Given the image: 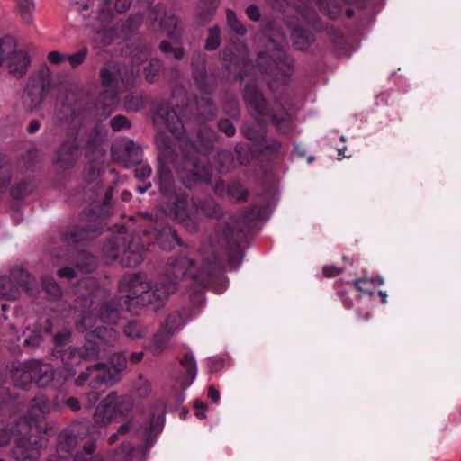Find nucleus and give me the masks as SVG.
Listing matches in <instances>:
<instances>
[{
	"label": "nucleus",
	"instance_id": "8fccbe9b",
	"mask_svg": "<svg viewBox=\"0 0 461 461\" xmlns=\"http://www.w3.org/2000/svg\"><path fill=\"white\" fill-rule=\"evenodd\" d=\"M113 37V35L112 31L98 30L94 36V40L102 45H106L112 41Z\"/></svg>",
	"mask_w": 461,
	"mask_h": 461
},
{
	"label": "nucleus",
	"instance_id": "f257e3e1",
	"mask_svg": "<svg viewBox=\"0 0 461 461\" xmlns=\"http://www.w3.org/2000/svg\"><path fill=\"white\" fill-rule=\"evenodd\" d=\"M221 267L215 256L204 258L200 269L196 270L194 262L186 258L179 257L170 259L166 267L167 281L149 282L140 274L124 276L119 283V298H113L102 303L99 318L86 314L77 321L76 326L79 330L94 328L97 321L107 324H116L120 319V309L132 313L149 304H162L173 294L178 282L185 276H190L200 285L206 286L221 273Z\"/></svg>",
	"mask_w": 461,
	"mask_h": 461
},
{
	"label": "nucleus",
	"instance_id": "13d9d810",
	"mask_svg": "<svg viewBox=\"0 0 461 461\" xmlns=\"http://www.w3.org/2000/svg\"><path fill=\"white\" fill-rule=\"evenodd\" d=\"M246 14H247L248 17L254 22H257L260 19V11H259L258 5H256L254 4L249 5L247 7Z\"/></svg>",
	"mask_w": 461,
	"mask_h": 461
},
{
	"label": "nucleus",
	"instance_id": "c9c22d12",
	"mask_svg": "<svg viewBox=\"0 0 461 461\" xmlns=\"http://www.w3.org/2000/svg\"><path fill=\"white\" fill-rule=\"evenodd\" d=\"M93 333L106 344H113L117 339V333L113 328L96 326Z\"/></svg>",
	"mask_w": 461,
	"mask_h": 461
},
{
	"label": "nucleus",
	"instance_id": "bf43d9fd",
	"mask_svg": "<svg viewBox=\"0 0 461 461\" xmlns=\"http://www.w3.org/2000/svg\"><path fill=\"white\" fill-rule=\"evenodd\" d=\"M69 338H70V331L64 330V331L55 335L54 343L57 346H63L68 342Z\"/></svg>",
	"mask_w": 461,
	"mask_h": 461
},
{
	"label": "nucleus",
	"instance_id": "3c124183",
	"mask_svg": "<svg viewBox=\"0 0 461 461\" xmlns=\"http://www.w3.org/2000/svg\"><path fill=\"white\" fill-rule=\"evenodd\" d=\"M142 106V101L139 96L128 95L125 99V108L129 111H138Z\"/></svg>",
	"mask_w": 461,
	"mask_h": 461
},
{
	"label": "nucleus",
	"instance_id": "4be33fe9",
	"mask_svg": "<svg viewBox=\"0 0 461 461\" xmlns=\"http://www.w3.org/2000/svg\"><path fill=\"white\" fill-rule=\"evenodd\" d=\"M185 321L184 316L175 312L170 313L165 321L160 325L159 330L169 335L171 338L185 326Z\"/></svg>",
	"mask_w": 461,
	"mask_h": 461
},
{
	"label": "nucleus",
	"instance_id": "6ab92c4d",
	"mask_svg": "<svg viewBox=\"0 0 461 461\" xmlns=\"http://www.w3.org/2000/svg\"><path fill=\"white\" fill-rule=\"evenodd\" d=\"M8 68L9 72L15 77H22L27 72L28 67L31 63V59L26 52L20 51L14 52L9 56Z\"/></svg>",
	"mask_w": 461,
	"mask_h": 461
},
{
	"label": "nucleus",
	"instance_id": "dca6fc26",
	"mask_svg": "<svg viewBox=\"0 0 461 461\" xmlns=\"http://www.w3.org/2000/svg\"><path fill=\"white\" fill-rule=\"evenodd\" d=\"M131 4V0H103L98 18L102 22H109L113 18L115 12L123 13L127 11Z\"/></svg>",
	"mask_w": 461,
	"mask_h": 461
},
{
	"label": "nucleus",
	"instance_id": "49530a36",
	"mask_svg": "<svg viewBox=\"0 0 461 461\" xmlns=\"http://www.w3.org/2000/svg\"><path fill=\"white\" fill-rule=\"evenodd\" d=\"M131 123L129 120L122 115H117L113 117L111 121V127L113 131H118L122 129L130 128Z\"/></svg>",
	"mask_w": 461,
	"mask_h": 461
},
{
	"label": "nucleus",
	"instance_id": "79ce46f5",
	"mask_svg": "<svg viewBox=\"0 0 461 461\" xmlns=\"http://www.w3.org/2000/svg\"><path fill=\"white\" fill-rule=\"evenodd\" d=\"M227 21L229 26L237 33L244 34L245 29L243 25L238 21L236 14L233 11L229 10L227 12Z\"/></svg>",
	"mask_w": 461,
	"mask_h": 461
},
{
	"label": "nucleus",
	"instance_id": "37998d69",
	"mask_svg": "<svg viewBox=\"0 0 461 461\" xmlns=\"http://www.w3.org/2000/svg\"><path fill=\"white\" fill-rule=\"evenodd\" d=\"M159 49L164 53L172 52L173 56L176 59H181L184 57V50L180 47L173 48L169 42L163 41L159 45Z\"/></svg>",
	"mask_w": 461,
	"mask_h": 461
},
{
	"label": "nucleus",
	"instance_id": "ddd939ff",
	"mask_svg": "<svg viewBox=\"0 0 461 461\" xmlns=\"http://www.w3.org/2000/svg\"><path fill=\"white\" fill-rule=\"evenodd\" d=\"M269 38L268 48L274 52L269 56L273 59V64L277 68H280L281 62L285 59V53L283 50L284 43L285 42V36L283 32H280L279 29L270 28L267 32Z\"/></svg>",
	"mask_w": 461,
	"mask_h": 461
},
{
	"label": "nucleus",
	"instance_id": "4c0bfd02",
	"mask_svg": "<svg viewBox=\"0 0 461 461\" xmlns=\"http://www.w3.org/2000/svg\"><path fill=\"white\" fill-rule=\"evenodd\" d=\"M84 263H77L76 268L78 272H91L95 267V259L92 255L82 254Z\"/></svg>",
	"mask_w": 461,
	"mask_h": 461
},
{
	"label": "nucleus",
	"instance_id": "b1692460",
	"mask_svg": "<svg viewBox=\"0 0 461 461\" xmlns=\"http://www.w3.org/2000/svg\"><path fill=\"white\" fill-rule=\"evenodd\" d=\"M14 2L22 21L28 25H32L34 23L33 13L36 9L34 0H14Z\"/></svg>",
	"mask_w": 461,
	"mask_h": 461
},
{
	"label": "nucleus",
	"instance_id": "774afa93",
	"mask_svg": "<svg viewBox=\"0 0 461 461\" xmlns=\"http://www.w3.org/2000/svg\"><path fill=\"white\" fill-rule=\"evenodd\" d=\"M339 295L343 301V304L347 309H350L353 306L352 300L347 296V294L345 292H339Z\"/></svg>",
	"mask_w": 461,
	"mask_h": 461
},
{
	"label": "nucleus",
	"instance_id": "a878e982",
	"mask_svg": "<svg viewBox=\"0 0 461 461\" xmlns=\"http://www.w3.org/2000/svg\"><path fill=\"white\" fill-rule=\"evenodd\" d=\"M192 205L196 213L201 212L208 217H218L221 214V209L209 197L199 202H193Z\"/></svg>",
	"mask_w": 461,
	"mask_h": 461
},
{
	"label": "nucleus",
	"instance_id": "58836bf2",
	"mask_svg": "<svg viewBox=\"0 0 461 461\" xmlns=\"http://www.w3.org/2000/svg\"><path fill=\"white\" fill-rule=\"evenodd\" d=\"M43 289L51 296L58 297L61 294V289L52 277H45L42 280Z\"/></svg>",
	"mask_w": 461,
	"mask_h": 461
},
{
	"label": "nucleus",
	"instance_id": "bb28decb",
	"mask_svg": "<svg viewBox=\"0 0 461 461\" xmlns=\"http://www.w3.org/2000/svg\"><path fill=\"white\" fill-rule=\"evenodd\" d=\"M143 248L139 249L133 244L129 246V248L123 251L121 262L124 267H134L140 264L143 260Z\"/></svg>",
	"mask_w": 461,
	"mask_h": 461
},
{
	"label": "nucleus",
	"instance_id": "09e8293b",
	"mask_svg": "<svg viewBox=\"0 0 461 461\" xmlns=\"http://www.w3.org/2000/svg\"><path fill=\"white\" fill-rule=\"evenodd\" d=\"M160 69V62L158 60H151L149 65L145 68V76L148 81L153 82L157 73Z\"/></svg>",
	"mask_w": 461,
	"mask_h": 461
},
{
	"label": "nucleus",
	"instance_id": "a211bd4d",
	"mask_svg": "<svg viewBox=\"0 0 461 461\" xmlns=\"http://www.w3.org/2000/svg\"><path fill=\"white\" fill-rule=\"evenodd\" d=\"M181 366L185 374L177 378L179 387L185 389L192 384L197 375V366L194 357L192 354L184 355L180 361Z\"/></svg>",
	"mask_w": 461,
	"mask_h": 461
},
{
	"label": "nucleus",
	"instance_id": "7ed1b4c3",
	"mask_svg": "<svg viewBox=\"0 0 461 461\" xmlns=\"http://www.w3.org/2000/svg\"><path fill=\"white\" fill-rule=\"evenodd\" d=\"M84 349L85 352L83 353L73 348H68L62 356L64 366L58 368L56 371L50 364L33 360L34 383L39 387L44 388L51 385L54 382L61 384L72 378L76 374L73 366L79 364L82 359H91L98 355V349L94 344L89 343Z\"/></svg>",
	"mask_w": 461,
	"mask_h": 461
},
{
	"label": "nucleus",
	"instance_id": "e433bc0d",
	"mask_svg": "<svg viewBox=\"0 0 461 461\" xmlns=\"http://www.w3.org/2000/svg\"><path fill=\"white\" fill-rule=\"evenodd\" d=\"M220 30L217 26L209 29V36L206 39L204 48L207 50H213L220 45Z\"/></svg>",
	"mask_w": 461,
	"mask_h": 461
},
{
	"label": "nucleus",
	"instance_id": "052dcab7",
	"mask_svg": "<svg viewBox=\"0 0 461 461\" xmlns=\"http://www.w3.org/2000/svg\"><path fill=\"white\" fill-rule=\"evenodd\" d=\"M157 143L160 149V154L167 160L169 159V149L170 147L164 142L163 136L157 137Z\"/></svg>",
	"mask_w": 461,
	"mask_h": 461
},
{
	"label": "nucleus",
	"instance_id": "2f4dec72",
	"mask_svg": "<svg viewBox=\"0 0 461 461\" xmlns=\"http://www.w3.org/2000/svg\"><path fill=\"white\" fill-rule=\"evenodd\" d=\"M158 243L162 249H170L174 243L180 244L175 230L171 228H164L157 237Z\"/></svg>",
	"mask_w": 461,
	"mask_h": 461
},
{
	"label": "nucleus",
	"instance_id": "0eeeda50",
	"mask_svg": "<svg viewBox=\"0 0 461 461\" xmlns=\"http://www.w3.org/2000/svg\"><path fill=\"white\" fill-rule=\"evenodd\" d=\"M292 18L294 21H288L287 26L291 31L293 44L298 50H305L313 41L312 35L307 31L305 24L314 25L317 14L309 6L308 3L303 1L294 7Z\"/></svg>",
	"mask_w": 461,
	"mask_h": 461
},
{
	"label": "nucleus",
	"instance_id": "864d4df0",
	"mask_svg": "<svg viewBox=\"0 0 461 461\" xmlns=\"http://www.w3.org/2000/svg\"><path fill=\"white\" fill-rule=\"evenodd\" d=\"M158 178H159L161 189L164 191H167L170 188L171 184H172V178H171L170 175L167 172H166L164 170V168H161V169H159V172H158Z\"/></svg>",
	"mask_w": 461,
	"mask_h": 461
},
{
	"label": "nucleus",
	"instance_id": "338daca9",
	"mask_svg": "<svg viewBox=\"0 0 461 461\" xmlns=\"http://www.w3.org/2000/svg\"><path fill=\"white\" fill-rule=\"evenodd\" d=\"M208 397L212 400V402H217L220 399V393L213 386H210L208 388Z\"/></svg>",
	"mask_w": 461,
	"mask_h": 461
},
{
	"label": "nucleus",
	"instance_id": "e2e57ef3",
	"mask_svg": "<svg viewBox=\"0 0 461 461\" xmlns=\"http://www.w3.org/2000/svg\"><path fill=\"white\" fill-rule=\"evenodd\" d=\"M89 376H92L94 378V375L91 374V371H88V367L86 370L83 373H81L78 377L76 379L75 384L77 386H81L89 378Z\"/></svg>",
	"mask_w": 461,
	"mask_h": 461
},
{
	"label": "nucleus",
	"instance_id": "0e129e2a",
	"mask_svg": "<svg viewBox=\"0 0 461 461\" xmlns=\"http://www.w3.org/2000/svg\"><path fill=\"white\" fill-rule=\"evenodd\" d=\"M66 405L69 407L73 411H77L81 408L79 401L75 397L68 398L66 400Z\"/></svg>",
	"mask_w": 461,
	"mask_h": 461
},
{
	"label": "nucleus",
	"instance_id": "72a5a7b5",
	"mask_svg": "<svg viewBox=\"0 0 461 461\" xmlns=\"http://www.w3.org/2000/svg\"><path fill=\"white\" fill-rule=\"evenodd\" d=\"M139 452H140V449L133 448L130 445H122L113 453L112 461H132L135 455Z\"/></svg>",
	"mask_w": 461,
	"mask_h": 461
},
{
	"label": "nucleus",
	"instance_id": "cd10ccee",
	"mask_svg": "<svg viewBox=\"0 0 461 461\" xmlns=\"http://www.w3.org/2000/svg\"><path fill=\"white\" fill-rule=\"evenodd\" d=\"M315 5L330 19L337 18L341 13V8L335 0H315Z\"/></svg>",
	"mask_w": 461,
	"mask_h": 461
},
{
	"label": "nucleus",
	"instance_id": "412c9836",
	"mask_svg": "<svg viewBox=\"0 0 461 461\" xmlns=\"http://www.w3.org/2000/svg\"><path fill=\"white\" fill-rule=\"evenodd\" d=\"M173 211L176 219L181 223H187L196 218L195 210L193 212L189 208L188 199L184 195L176 196Z\"/></svg>",
	"mask_w": 461,
	"mask_h": 461
},
{
	"label": "nucleus",
	"instance_id": "5701e85b",
	"mask_svg": "<svg viewBox=\"0 0 461 461\" xmlns=\"http://www.w3.org/2000/svg\"><path fill=\"white\" fill-rule=\"evenodd\" d=\"M171 337L159 329L153 335L148 348L154 356H159L170 347Z\"/></svg>",
	"mask_w": 461,
	"mask_h": 461
},
{
	"label": "nucleus",
	"instance_id": "9d476101",
	"mask_svg": "<svg viewBox=\"0 0 461 461\" xmlns=\"http://www.w3.org/2000/svg\"><path fill=\"white\" fill-rule=\"evenodd\" d=\"M103 86L110 95V101L105 105L110 106L116 104L117 95L124 87V79L121 77L120 66L108 64L100 71Z\"/></svg>",
	"mask_w": 461,
	"mask_h": 461
},
{
	"label": "nucleus",
	"instance_id": "393cba45",
	"mask_svg": "<svg viewBox=\"0 0 461 461\" xmlns=\"http://www.w3.org/2000/svg\"><path fill=\"white\" fill-rule=\"evenodd\" d=\"M88 371L94 375V382L96 384L112 383L116 380L115 373L103 363L89 366Z\"/></svg>",
	"mask_w": 461,
	"mask_h": 461
},
{
	"label": "nucleus",
	"instance_id": "f704fd0d",
	"mask_svg": "<svg viewBox=\"0 0 461 461\" xmlns=\"http://www.w3.org/2000/svg\"><path fill=\"white\" fill-rule=\"evenodd\" d=\"M202 5H204V8L200 7L198 13L199 23L203 24L207 23L214 14L216 10V5L213 0H203Z\"/></svg>",
	"mask_w": 461,
	"mask_h": 461
},
{
	"label": "nucleus",
	"instance_id": "7c9ffc66",
	"mask_svg": "<svg viewBox=\"0 0 461 461\" xmlns=\"http://www.w3.org/2000/svg\"><path fill=\"white\" fill-rule=\"evenodd\" d=\"M95 231L75 230L69 232H65L62 235L63 241L68 245H72L79 240H85L95 237Z\"/></svg>",
	"mask_w": 461,
	"mask_h": 461
},
{
	"label": "nucleus",
	"instance_id": "680f3d73",
	"mask_svg": "<svg viewBox=\"0 0 461 461\" xmlns=\"http://www.w3.org/2000/svg\"><path fill=\"white\" fill-rule=\"evenodd\" d=\"M229 194L238 201L245 200L248 193L240 187H234L229 191Z\"/></svg>",
	"mask_w": 461,
	"mask_h": 461
},
{
	"label": "nucleus",
	"instance_id": "f3484780",
	"mask_svg": "<svg viewBox=\"0 0 461 461\" xmlns=\"http://www.w3.org/2000/svg\"><path fill=\"white\" fill-rule=\"evenodd\" d=\"M115 419L113 398L109 393L97 405L94 414V420L98 425L106 426Z\"/></svg>",
	"mask_w": 461,
	"mask_h": 461
},
{
	"label": "nucleus",
	"instance_id": "c03bdc74",
	"mask_svg": "<svg viewBox=\"0 0 461 461\" xmlns=\"http://www.w3.org/2000/svg\"><path fill=\"white\" fill-rule=\"evenodd\" d=\"M10 167L3 159H0V190L10 182Z\"/></svg>",
	"mask_w": 461,
	"mask_h": 461
},
{
	"label": "nucleus",
	"instance_id": "6e6d98bb",
	"mask_svg": "<svg viewBox=\"0 0 461 461\" xmlns=\"http://www.w3.org/2000/svg\"><path fill=\"white\" fill-rule=\"evenodd\" d=\"M48 59L51 64L59 65L66 61L67 55L62 54L59 51L53 50L48 54Z\"/></svg>",
	"mask_w": 461,
	"mask_h": 461
},
{
	"label": "nucleus",
	"instance_id": "a19ab883",
	"mask_svg": "<svg viewBox=\"0 0 461 461\" xmlns=\"http://www.w3.org/2000/svg\"><path fill=\"white\" fill-rule=\"evenodd\" d=\"M87 52L88 51H87L86 48H82L77 52H76L72 55H67L66 60H68L69 62V64L71 65L72 68H76L78 65H80L81 63H83V61L85 60V59L87 56Z\"/></svg>",
	"mask_w": 461,
	"mask_h": 461
},
{
	"label": "nucleus",
	"instance_id": "9b49d317",
	"mask_svg": "<svg viewBox=\"0 0 461 461\" xmlns=\"http://www.w3.org/2000/svg\"><path fill=\"white\" fill-rule=\"evenodd\" d=\"M238 236L239 231L230 225L218 227L213 236L214 246L225 250L230 262L233 261V257L240 255Z\"/></svg>",
	"mask_w": 461,
	"mask_h": 461
},
{
	"label": "nucleus",
	"instance_id": "c85d7f7f",
	"mask_svg": "<svg viewBox=\"0 0 461 461\" xmlns=\"http://www.w3.org/2000/svg\"><path fill=\"white\" fill-rule=\"evenodd\" d=\"M17 47L16 41L10 35L0 38V67L4 60L12 55Z\"/></svg>",
	"mask_w": 461,
	"mask_h": 461
},
{
	"label": "nucleus",
	"instance_id": "de8ad7c7",
	"mask_svg": "<svg viewBox=\"0 0 461 461\" xmlns=\"http://www.w3.org/2000/svg\"><path fill=\"white\" fill-rule=\"evenodd\" d=\"M11 435H17L15 432V425L8 429L5 424L0 423V446H5L9 443Z\"/></svg>",
	"mask_w": 461,
	"mask_h": 461
},
{
	"label": "nucleus",
	"instance_id": "423d86ee",
	"mask_svg": "<svg viewBox=\"0 0 461 461\" xmlns=\"http://www.w3.org/2000/svg\"><path fill=\"white\" fill-rule=\"evenodd\" d=\"M243 96L248 108L255 117H260L264 122L267 120L271 121L278 130H281L291 120V115L279 104L269 111L265 99L255 86L245 87Z\"/></svg>",
	"mask_w": 461,
	"mask_h": 461
},
{
	"label": "nucleus",
	"instance_id": "20e7f679",
	"mask_svg": "<svg viewBox=\"0 0 461 461\" xmlns=\"http://www.w3.org/2000/svg\"><path fill=\"white\" fill-rule=\"evenodd\" d=\"M87 434V426L83 422H75L62 431L54 454L47 461H103L102 457L92 456L95 447L93 442L83 444L81 452L77 447Z\"/></svg>",
	"mask_w": 461,
	"mask_h": 461
},
{
	"label": "nucleus",
	"instance_id": "4d7b16f0",
	"mask_svg": "<svg viewBox=\"0 0 461 461\" xmlns=\"http://www.w3.org/2000/svg\"><path fill=\"white\" fill-rule=\"evenodd\" d=\"M343 272L342 267H337L332 265H327L322 267V273L326 277H334Z\"/></svg>",
	"mask_w": 461,
	"mask_h": 461
},
{
	"label": "nucleus",
	"instance_id": "5fc2aeb1",
	"mask_svg": "<svg viewBox=\"0 0 461 461\" xmlns=\"http://www.w3.org/2000/svg\"><path fill=\"white\" fill-rule=\"evenodd\" d=\"M221 131L224 132L227 136L234 135L236 130L232 122L229 120H221L218 123Z\"/></svg>",
	"mask_w": 461,
	"mask_h": 461
},
{
	"label": "nucleus",
	"instance_id": "603ef678",
	"mask_svg": "<svg viewBox=\"0 0 461 461\" xmlns=\"http://www.w3.org/2000/svg\"><path fill=\"white\" fill-rule=\"evenodd\" d=\"M42 341V336L39 331L32 332L25 339L24 345L26 347L35 348L41 345Z\"/></svg>",
	"mask_w": 461,
	"mask_h": 461
},
{
	"label": "nucleus",
	"instance_id": "69168bd1",
	"mask_svg": "<svg viewBox=\"0 0 461 461\" xmlns=\"http://www.w3.org/2000/svg\"><path fill=\"white\" fill-rule=\"evenodd\" d=\"M58 275L61 277L72 278L76 276L77 274L75 272L74 269L70 267H64L58 271Z\"/></svg>",
	"mask_w": 461,
	"mask_h": 461
},
{
	"label": "nucleus",
	"instance_id": "f8f14e48",
	"mask_svg": "<svg viewBox=\"0 0 461 461\" xmlns=\"http://www.w3.org/2000/svg\"><path fill=\"white\" fill-rule=\"evenodd\" d=\"M50 89V80L41 75L32 76L25 88L23 103L30 109L38 107Z\"/></svg>",
	"mask_w": 461,
	"mask_h": 461
},
{
	"label": "nucleus",
	"instance_id": "473e14b6",
	"mask_svg": "<svg viewBox=\"0 0 461 461\" xmlns=\"http://www.w3.org/2000/svg\"><path fill=\"white\" fill-rule=\"evenodd\" d=\"M384 284V279L379 278H368V277H362L357 280L354 281V286L356 289H357L360 292L366 293V294H372L373 289L378 285H381Z\"/></svg>",
	"mask_w": 461,
	"mask_h": 461
},
{
	"label": "nucleus",
	"instance_id": "6e6552de",
	"mask_svg": "<svg viewBox=\"0 0 461 461\" xmlns=\"http://www.w3.org/2000/svg\"><path fill=\"white\" fill-rule=\"evenodd\" d=\"M113 398V405L116 418H126L129 420L118 428V432L126 434L129 432H139L142 411L135 405L133 399L128 395H120L117 393H110Z\"/></svg>",
	"mask_w": 461,
	"mask_h": 461
},
{
	"label": "nucleus",
	"instance_id": "aec40b11",
	"mask_svg": "<svg viewBox=\"0 0 461 461\" xmlns=\"http://www.w3.org/2000/svg\"><path fill=\"white\" fill-rule=\"evenodd\" d=\"M32 370V361L20 364L12 370V379L14 384L21 388H26L34 382Z\"/></svg>",
	"mask_w": 461,
	"mask_h": 461
},
{
	"label": "nucleus",
	"instance_id": "a18cd8bd",
	"mask_svg": "<svg viewBox=\"0 0 461 461\" xmlns=\"http://www.w3.org/2000/svg\"><path fill=\"white\" fill-rule=\"evenodd\" d=\"M151 174V167L145 163H138L134 168V175L140 180H145Z\"/></svg>",
	"mask_w": 461,
	"mask_h": 461
},
{
	"label": "nucleus",
	"instance_id": "39448f33",
	"mask_svg": "<svg viewBox=\"0 0 461 461\" xmlns=\"http://www.w3.org/2000/svg\"><path fill=\"white\" fill-rule=\"evenodd\" d=\"M15 432L19 438L12 450L13 457L19 461H37L47 443L45 436L35 430L26 420L15 422Z\"/></svg>",
	"mask_w": 461,
	"mask_h": 461
},
{
	"label": "nucleus",
	"instance_id": "2eb2a0df",
	"mask_svg": "<svg viewBox=\"0 0 461 461\" xmlns=\"http://www.w3.org/2000/svg\"><path fill=\"white\" fill-rule=\"evenodd\" d=\"M79 157L78 144L76 140L65 141L58 151L57 163L62 167H72Z\"/></svg>",
	"mask_w": 461,
	"mask_h": 461
},
{
	"label": "nucleus",
	"instance_id": "1a4fd4ad",
	"mask_svg": "<svg viewBox=\"0 0 461 461\" xmlns=\"http://www.w3.org/2000/svg\"><path fill=\"white\" fill-rule=\"evenodd\" d=\"M14 282L8 276H0V297L7 300H15L19 297V287H24L30 294H32L31 286L32 278L28 272L17 268L12 272Z\"/></svg>",
	"mask_w": 461,
	"mask_h": 461
},
{
	"label": "nucleus",
	"instance_id": "4468645a",
	"mask_svg": "<svg viewBox=\"0 0 461 461\" xmlns=\"http://www.w3.org/2000/svg\"><path fill=\"white\" fill-rule=\"evenodd\" d=\"M51 411V405L49 400L44 395H39L33 398L29 404V418H21L20 420H26L32 424V428L37 430V420L41 416H45Z\"/></svg>",
	"mask_w": 461,
	"mask_h": 461
},
{
	"label": "nucleus",
	"instance_id": "f03ea898",
	"mask_svg": "<svg viewBox=\"0 0 461 461\" xmlns=\"http://www.w3.org/2000/svg\"><path fill=\"white\" fill-rule=\"evenodd\" d=\"M177 110L178 108L169 110L168 108L161 107L156 114L154 121L165 124L179 141L184 160L182 169L184 174L181 176L183 181L206 182L209 180L210 174L205 167L199 165L195 153L201 152L203 148L208 149L212 141L213 135L209 130L204 128L203 132L198 133L195 141H190L188 138L182 137L184 127Z\"/></svg>",
	"mask_w": 461,
	"mask_h": 461
},
{
	"label": "nucleus",
	"instance_id": "c756f323",
	"mask_svg": "<svg viewBox=\"0 0 461 461\" xmlns=\"http://www.w3.org/2000/svg\"><path fill=\"white\" fill-rule=\"evenodd\" d=\"M123 333L130 339H140L147 334V329L136 321H129L123 328Z\"/></svg>",
	"mask_w": 461,
	"mask_h": 461
},
{
	"label": "nucleus",
	"instance_id": "ea45409f",
	"mask_svg": "<svg viewBox=\"0 0 461 461\" xmlns=\"http://www.w3.org/2000/svg\"><path fill=\"white\" fill-rule=\"evenodd\" d=\"M111 365L114 369V373H119L126 368L127 359L122 353H115L111 357Z\"/></svg>",
	"mask_w": 461,
	"mask_h": 461
}]
</instances>
